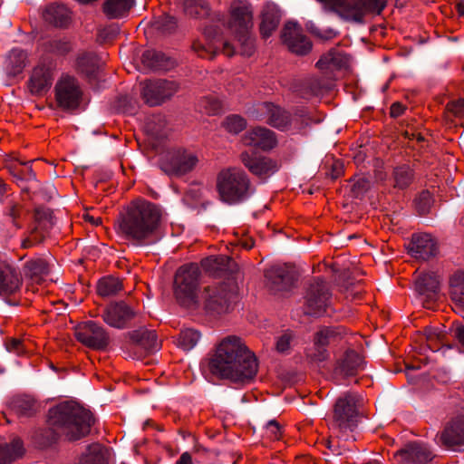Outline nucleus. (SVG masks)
<instances>
[{
    "label": "nucleus",
    "mask_w": 464,
    "mask_h": 464,
    "mask_svg": "<svg viewBox=\"0 0 464 464\" xmlns=\"http://www.w3.org/2000/svg\"><path fill=\"white\" fill-rule=\"evenodd\" d=\"M343 64L344 61L343 55L333 49L317 61L316 67L320 70H324L327 69L330 65L335 68H342Z\"/></svg>",
    "instance_id": "nucleus-50"
},
{
    "label": "nucleus",
    "mask_w": 464,
    "mask_h": 464,
    "mask_svg": "<svg viewBox=\"0 0 464 464\" xmlns=\"http://www.w3.org/2000/svg\"><path fill=\"white\" fill-rule=\"evenodd\" d=\"M433 457L431 450L425 444L419 442L407 444L394 455L400 464H429Z\"/></svg>",
    "instance_id": "nucleus-22"
},
{
    "label": "nucleus",
    "mask_w": 464,
    "mask_h": 464,
    "mask_svg": "<svg viewBox=\"0 0 464 464\" xmlns=\"http://www.w3.org/2000/svg\"><path fill=\"white\" fill-rule=\"evenodd\" d=\"M266 435L272 440H279L283 435V427L276 420L267 422Z\"/></svg>",
    "instance_id": "nucleus-58"
},
{
    "label": "nucleus",
    "mask_w": 464,
    "mask_h": 464,
    "mask_svg": "<svg viewBox=\"0 0 464 464\" xmlns=\"http://www.w3.org/2000/svg\"><path fill=\"white\" fill-rule=\"evenodd\" d=\"M200 336V333L195 329H185L179 335L178 345L185 351H189L198 343Z\"/></svg>",
    "instance_id": "nucleus-49"
},
{
    "label": "nucleus",
    "mask_w": 464,
    "mask_h": 464,
    "mask_svg": "<svg viewBox=\"0 0 464 464\" xmlns=\"http://www.w3.org/2000/svg\"><path fill=\"white\" fill-rule=\"evenodd\" d=\"M370 188V180L366 178H359L352 186V193L353 197L359 198L362 196Z\"/></svg>",
    "instance_id": "nucleus-60"
},
{
    "label": "nucleus",
    "mask_w": 464,
    "mask_h": 464,
    "mask_svg": "<svg viewBox=\"0 0 464 464\" xmlns=\"http://www.w3.org/2000/svg\"><path fill=\"white\" fill-rule=\"evenodd\" d=\"M145 130L148 135L157 140H163L168 135L167 121L161 114L151 115L145 123Z\"/></svg>",
    "instance_id": "nucleus-44"
},
{
    "label": "nucleus",
    "mask_w": 464,
    "mask_h": 464,
    "mask_svg": "<svg viewBox=\"0 0 464 464\" xmlns=\"http://www.w3.org/2000/svg\"><path fill=\"white\" fill-rule=\"evenodd\" d=\"M122 288V282L119 278L109 276L98 281L96 291L100 296L109 297L117 295Z\"/></svg>",
    "instance_id": "nucleus-45"
},
{
    "label": "nucleus",
    "mask_w": 464,
    "mask_h": 464,
    "mask_svg": "<svg viewBox=\"0 0 464 464\" xmlns=\"http://www.w3.org/2000/svg\"><path fill=\"white\" fill-rule=\"evenodd\" d=\"M5 347H6L7 351L13 352V353H15L18 354L23 352V343L21 340L16 339V338L8 339L5 342Z\"/></svg>",
    "instance_id": "nucleus-62"
},
{
    "label": "nucleus",
    "mask_w": 464,
    "mask_h": 464,
    "mask_svg": "<svg viewBox=\"0 0 464 464\" xmlns=\"http://www.w3.org/2000/svg\"><path fill=\"white\" fill-rule=\"evenodd\" d=\"M111 459V450L103 444L95 442L86 447L79 458L78 464H110Z\"/></svg>",
    "instance_id": "nucleus-30"
},
{
    "label": "nucleus",
    "mask_w": 464,
    "mask_h": 464,
    "mask_svg": "<svg viewBox=\"0 0 464 464\" xmlns=\"http://www.w3.org/2000/svg\"><path fill=\"white\" fill-rule=\"evenodd\" d=\"M334 87V79L326 76L313 77L306 80L301 90V95L304 99L323 96Z\"/></svg>",
    "instance_id": "nucleus-31"
},
{
    "label": "nucleus",
    "mask_w": 464,
    "mask_h": 464,
    "mask_svg": "<svg viewBox=\"0 0 464 464\" xmlns=\"http://www.w3.org/2000/svg\"><path fill=\"white\" fill-rule=\"evenodd\" d=\"M82 92L78 81L69 75L63 76L55 85V101L63 111H72L80 106Z\"/></svg>",
    "instance_id": "nucleus-15"
},
{
    "label": "nucleus",
    "mask_w": 464,
    "mask_h": 464,
    "mask_svg": "<svg viewBox=\"0 0 464 464\" xmlns=\"http://www.w3.org/2000/svg\"><path fill=\"white\" fill-rule=\"evenodd\" d=\"M162 220L160 206L144 198L132 200L121 214L119 233L136 246L154 244Z\"/></svg>",
    "instance_id": "nucleus-3"
},
{
    "label": "nucleus",
    "mask_w": 464,
    "mask_h": 464,
    "mask_svg": "<svg viewBox=\"0 0 464 464\" xmlns=\"http://www.w3.org/2000/svg\"><path fill=\"white\" fill-rule=\"evenodd\" d=\"M33 161L20 163L19 166H14L12 169V175L15 179L18 185L21 187L23 192L29 193L33 186L24 185V182L36 183V176L32 169Z\"/></svg>",
    "instance_id": "nucleus-38"
},
{
    "label": "nucleus",
    "mask_w": 464,
    "mask_h": 464,
    "mask_svg": "<svg viewBox=\"0 0 464 464\" xmlns=\"http://www.w3.org/2000/svg\"><path fill=\"white\" fill-rule=\"evenodd\" d=\"M139 312L125 301L111 302L103 309L102 320L111 327L116 329L130 328L137 318Z\"/></svg>",
    "instance_id": "nucleus-12"
},
{
    "label": "nucleus",
    "mask_w": 464,
    "mask_h": 464,
    "mask_svg": "<svg viewBox=\"0 0 464 464\" xmlns=\"http://www.w3.org/2000/svg\"><path fill=\"white\" fill-rule=\"evenodd\" d=\"M440 440L447 449L461 451L464 448V416L451 420L440 434Z\"/></svg>",
    "instance_id": "nucleus-23"
},
{
    "label": "nucleus",
    "mask_w": 464,
    "mask_h": 464,
    "mask_svg": "<svg viewBox=\"0 0 464 464\" xmlns=\"http://www.w3.org/2000/svg\"><path fill=\"white\" fill-rule=\"evenodd\" d=\"M225 130L230 133L237 134L246 127V120L237 114L227 116L222 123Z\"/></svg>",
    "instance_id": "nucleus-53"
},
{
    "label": "nucleus",
    "mask_w": 464,
    "mask_h": 464,
    "mask_svg": "<svg viewBox=\"0 0 464 464\" xmlns=\"http://www.w3.org/2000/svg\"><path fill=\"white\" fill-rule=\"evenodd\" d=\"M184 12L194 18H201L208 14L209 9L203 0H185Z\"/></svg>",
    "instance_id": "nucleus-47"
},
{
    "label": "nucleus",
    "mask_w": 464,
    "mask_h": 464,
    "mask_svg": "<svg viewBox=\"0 0 464 464\" xmlns=\"http://www.w3.org/2000/svg\"><path fill=\"white\" fill-rule=\"evenodd\" d=\"M115 106L119 111L129 115H134L139 108L137 101L127 94L119 96Z\"/></svg>",
    "instance_id": "nucleus-52"
},
{
    "label": "nucleus",
    "mask_w": 464,
    "mask_h": 464,
    "mask_svg": "<svg viewBox=\"0 0 464 464\" xmlns=\"http://www.w3.org/2000/svg\"><path fill=\"white\" fill-rule=\"evenodd\" d=\"M283 43L289 51L297 55H305L312 50V42L303 34L302 27L295 22H287L281 33Z\"/></svg>",
    "instance_id": "nucleus-19"
},
{
    "label": "nucleus",
    "mask_w": 464,
    "mask_h": 464,
    "mask_svg": "<svg viewBox=\"0 0 464 464\" xmlns=\"http://www.w3.org/2000/svg\"><path fill=\"white\" fill-rule=\"evenodd\" d=\"M178 91V84L168 80H149L142 83L141 97L150 107L160 106Z\"/></svg>",
    "instance_id": "nucleus-14"
},
{
    "label": "nucleus",
    "mask_w": 464,
    "mask_h": 464,
    "mask_svg": "<svg viewBox=\"0 0 464 464\" xmlns=\"http://www.w3.org/2000/svg\"><path fill=\"white\" fill-rule=\"evenodd\" d=\"M24 443L15 438L10 443L0 444V464H10L24 455Z\"/></svg>",
    "instance_id": "nucleus-43"
},
{
    "label": "nucleus",
    "mask_w": 464,
    "mask_h": 464,
    "mask_svg": "<svg viewBox=\"0 0 464 464\" xmlns=\"http://www.w3.org/2000/svg\"><path fill=\"white\" fill-rule=\"evenodd\" d=\"M12 411L19 417H32L38 411L37 401L28 395H19L10 402Z\"/></svg>",
    "instance_id": "nucleus-37"
},
{
    "label": "nucleus",
    "mask_w": 464,
    "mask_h": 464,
    "mask_svg": "<svg viewBox=\"0 0 464 464\" xmlns=\"http://www.w3.org/2000/svg\"><path fill=\"white\" fill-rule=\"evenodd\" d=\"M201 298L207 314L218 316L227 314L237 302V287L230 282L208 285L205 287Z\"/></svg>",
    "instance_id": "nucleus-7"
},
{
    "label": "nucleus",
    "mask_w": 464,
    "mask_h": 464,
    "mask_svg": "<svg viewBox=\"0 0 464 464\" xmlns=\"http://www.w3.org/2000/svg\"><path fill=\"white\" fill-rule=\"evenodd\" d=\"M178 23L174 16L162 14L152 22V26L162 34H172L177 28Z\"/></svg>",
    "instance_id": "nucleus-51"
},
{
    "label": "nucleus",
    "mask_w": 464,
    "mask_h": 464,
    "mask_svg": "<svg viewBox=\"0 0 464 464\" xmlns=\"http://www.w3.org/2000/svg\"><path fill=\"white\" fill-rule=\"evenodd\" d=\"M231 265H235L234 260L224 255L211 256L201 260V266L213 274L232 271Z\"/></svg>",
    "instance_id": "nucleus-42"
},
{
    "label": "nucleus",
    "mask_w": 464,
    "mask_h": 464,
    "mask_svg": "<svg viewBox=\"0 0 464 464\" xmlns=\"http://www.w3.org/2000/svg\"><path fill=\"white\" fill-rule=\"evenodd\" d=\"M432 204V194L429 190L421 191L415 199V207L420 216L427 215Z\"/></svg>",
    "instance_id": "nucleus-54"
},
{
    "label": "nucleus",
    "mask_w": 464,
    "mask_h": 464,
    "mask_svg": "<svg viewBox=\"0 0 464 464\" xmlns=\"http://www.w3.org/2000/svg\"><path fill=\"white\" fill-rule=\"evenodd\" d=\"M415 288L421 296L425 308L430 309L439 298L440 280L435 273H422L415 282Z\"/></svg>",
    "instance_id": "nucleus-21"
},
{
    "label": "nucleus",
    "mask_w": 464,
    "mask_h": 464,
    "mask_svg": "<svg viewBox=\"0 0 464 464\" xmlns=\"http://www.w3.org/2000/svg\"><path fill=\"white\" fill-rule=\"evenodd\" d=\"M74 335L78 342L95 351H104L110 344L109 333L94 321L80 323L75 327Z\"/></svg>",
    "instance_id": "nucleus-11"
},
{
    "label": "nucleus",
    "mask_w": 464,
    "mask_h": 464,
    "mask_svg": "<svg viewBox=\"0 0 464 464\" xmlns=\"http://www.w3.org/2000/svg\"><path fill=\"white\" fill-rule=\"evenodd\" d=\"M450 296L455 307L464 311V272L457 271L450 276Z\"/></svg>",
    "instance_id": "nucleus-39"
},
{
    "label": "nucleus",
    "mask_w": 464,
    "mask_h": 464,
    "mask_svg": "<svg viewBox=\"0 0 464 464\" xmlns=\"http://www.w3.org/2000/svg\"><path fill=\"white\" fill-rule=\"evenodd\" d=\"M363 357L356 351L348 349L336 362L334 373L344 378L356 376L364 369Z\"/></svg>",
    "instance_id": "nucleus-27"
},
{
    "label": "nucleus",
    "mask_w": 464,
    "mask_h": 464,
    "mask_svg": "<svg viewBox=\"0 0 464 464\" xmlns=\"http://www.w3.org/2000/svg\"><path fill=\"white\" fill-rule=\"evenodd\" d=\"M50 271L51 267L49 262L42 256L30 258L23 266L24 277L37 285H41L45 280Z\"/></svg>",
    "instance_id": "nucleus-28"
},
{
    "label": "nucleus",
    "mask_w": 464,
    "mask_h": 464,
    "mask_svg": "<svg viewBox=\"0 0 464 464\" xmlns=\"http://www.w3.org/2000/svg\"><path fill=\"white\" fill-rule=\"evenodd\" d=\"M446 110L455 117H464V99L450 102L446 106Z\"/></svg>",
    "instance_id": "nucleus-61"
},
{
    "label": "nucleus",
    "mask_w": 464,
    "mask_h": 464,
    "mask_svg": "<svg viewBox=\"0 0 464 464\" xmlns=\"http://www.w3.org/2000/svg\"><path fill=\"white\" fill-rule=\"evenodd\" d=\"M44 18L56 27H67L71 22V12L64 5L51 4L46 6Z\"/></svg>",
    "instance_id": "nucleus-34"
},
{
    "label": "nucleus",
    "mask_w": 464,
    "mask_h": 464,
    "mask_svg": "<svg viewBox=\"0 0 464 464\" xmlns=\"http://www.w3.org/2000/svg\"><path fill=\"white\" fill-rule=\"evenodd\" d=\"M135 5V0H104L102 11L110 19H122L126 17Z\"/></svg>",
    "instance_id": "nucleus-33"
},
{
    "label": "nucleus",
    "mask_w": 464,
    "mask_h": 464,
    "mask_svg": "<svg viewBox=\"0 0 464 464\" xmlns=\"http://www.w3.org/2000/svg\"><path fill=\"white\" fill-rule=\"evenodd\" d=\"M22 283L21 275L15 268L8 265H0V295L5 297L8 304H20L21 300L15 295L20 291Z\"/></svg>",
    "instance_id": "nucleus-18"
},
{
    "label": "nucleus",
    "mask_w": 464,
    "mask_h": 464,
    "mask_svg": "<svg viewBox=\"0 0 464 464\" xmlns=\"http://www.w3.org/2000/svg\"><path fill=\"white\" fill-rule=\"evenodd\" d=\"M438 251V244L431 235L426 233L412 235L409 253L414 258L426 261L434 257Z\"/></svg>",
    "instance_id": "nucleus-24"
},
{
    "label": "nucleus",
    "mask_w": 464,
    "mask_h": 464,
    "mask_svg": "<svg viewBox=\"0 0 464 464\" xmlns=\"http://www.w3.org/2000/svg\"><path fill=\"white\" fill-rule=\"evenodd\" d=\"M141 62L151 70H168L172 64L169 57L165 53L156 50H147L142 53Z\"/></svg>",
    "instance_id": "nucleus-41"
},
{
    "label": "nucleus",
    "mask_w": 464,
    "mask_h": 464,
    "mask_svg": "<svg viewBox=\"0 0 464 464\" xmlns=\"http://www.w3.org/2000/svg\"><path fill=\"white\" fill-rule=\"evenodd\" d=\"M332 293L328 284L317 277L310 282L304 295V313L308 315H322L330 305Z\"/></svg>",
    "instance_id": "nucleus-10"
},
{
    "label": "nucleus",
    "mask_w": 464,
    "mask_h": 464,
    "mask_svg": "<svg viewBox=\"0 0 464 464\" xmlns=\"http://www.w3.org/2000/svg\"><path fill=\"white\" fill-rule=\"evenodd\" d=\"M229 26L235 29L237 34L248 32V28L252 26L250 7L241 2L233 3L230 9Z\"/></svg>",
    "instance_id": "nucleus-29"
},
{
    "label": "nucleus",
    "mask_w": 464,
    "mask_h": 464,
    "mask_svg": "<svg viewBox=\"0 0 464 464\" xmlns=\"http://www.w3.org/2000/svg\"><path fill=\"white\" fill-rule=\"evenodd\" d=\"M281 12L274 5H267L262 13V21L259 26L263 38L270 37L279 25Z\"/></svg>",
    "instance_id": "nucleus-35"
},
{
    "label": "nucleus",
    "mask_w": 464,
    "mask_h": 464,
    "mask_svg": "<svg viewBox=\"0 0 464 464\" xmlns=\"http://www.w3.org/2000/svg\"><path fill=\"white\" fill-rule=\"evenodd\" d=\"M53 81L52 68L44 64L34 68L27 82L29 92L35 96H44L50 90Z\"/></svg>",
    "instance_id": "nucleus-26"
},
{
    "label": "nucleus",
    "mask_w": 464,
    "mask_h": 464,
    "mask_svg": "<svg viewBox=\"0 0 464 464\" xmlns=\"http://www.w3.org/2000/svg\"><path fill=\"white\" fill-rule=\"evenodd\" d=\"M47 49L53 54L65 55L72 50V45L65 39H53L48 42Z\"/></svg>",
    "instance_id": "nucleus-55"
},
{
    "label": "nucleus",
    "mask_w": 464,
    "mask_h": 464,
    "mask_svg": "<svg viewBox=\"0 0 464 464\" xmlns=\"http://www.w3.org/2000/svg\"><path fill=\"white\" fill-rule=\"evenodd\" d=\"M217 190L223 202L237 205L247 200L253 195L255 188L243 169L228 168L218 173Z\"/></svg>",
    "instance_id": "nucleus-4"
},
{
    "label": "nucleus",
    "mask_w": 464,
    "mask_h": 464,
    "mask_svg": "<svg viewBox=\"0 0 464 464\" xmlns=\"http://www.w3.org/2000/svg\"><path fill=\"white\" fill-rule=\"evenodd\" d=\"M130 341L127 347L130 350H135V358H141L142 356L158 351L160 348V343L158 341L157 333L153 330L139 329L131 331L128 334Z\"/></svg>",
    "instance_id": "nucleus-20"
},
{
    "label": "nucleus",
    "mask_w": 464,
    "mask_h": 464,
    "mask_svg": "<svg viewBox=\"0 0 464 464\" xmlns=\"http://www.w3.org/2000/svg\"><path fill=\"white\" fill-rule=\"evenodd\" d=\"M201 272L195 263L181 266L175 273L173 282L174 296L183 307L195 308L198 305V288Z\"/></svg>",
    "instance_id": "nucleus-6"
},
{
    "label": "nucleus",
    "mask_w": 464,
    "mask_h": 464,
    "mask_svg": "<svg viewBox=\"0 0 464 464\" xmlns=\"http://www.w3.org/2000/svg\"><path fill=\"white\" fill-rule=\"evenodd\" d=\"M266 285L273 294L289 292L297 280L293 266L287 265L273 266L265 271Z\"/></svg>",
    "instance_id": "nucleus-16"
},
{
    "label": "nucleus",
    "mask_w": 464,
    "mask_h": 464,
    "mask_svg": "<svg viewBox=\"0 0 464 464\" xmlns=\"http://www.w3.org/2000/svg\"><path fill=\"white\" fill-rule=\"evenodd\" d=\"M206 113L209 115H216L221 111V102L216 98L205 97L201 101Z\"/></svg>",
    "instance_id": "nucleus-59"
},
{
    "label": "nucleus",
    "mask_w": 464,
    "mask_h": 464,
    "mask_svg": "<svg viewBox=\"0 0 464 464\" xmlns=\"http://www.w3.org/2000/svg\"><path fill=\"white\" fill-rule=\"evenodd\" d=\"M253 119L265 121L273 128L285 131L292 127L300 129L304 125L305 111L295 110L294 113L272 102L257 103L250 111Z\"/></svg>",
    "instance_id": "nucleus-5"
},
{
    "label": "nucleus",
    "mask_w": 464,
    "mask_h": 464,
    "mask_svg": "<svg viewBox=\"0 0 464 464\" xmlns=\"http://www.w3.org/2000/svg\"><path fill=\"white\" fill-rule=\"evenodd\" d=\"M343 174V165L340 161H335L331 165L330 171L327 172V175L331 177L332 179H337Z\"/></svg>",
    "instance_id": "nucleus-63"
},
{
    "label": "nucleus",
    "mask_w": 464,
    "mask_h": 464,
    "mask_svg": "<svg viewBox=\"0 0 464 464\" xmlns=\"http://www.w3.org/2000/svg\"><path fill=\"white\" fill-rule=\"evenodd\" d=\"M35 227L30 230L22 241L23 248H30L43 243L46 237L47 230L53 226L52 220H36Z\"/></svg>",
    "instance_id": "nucleus-40"
},
{
    "label": "nucleus",
    "mask_w": 464,
    "mask_h": 464,
    "mask_svg": "<svg viewBox=\"0 0 464 464\" xmlns=\"http://www.w3.org/2000/svg\"><path fill=\"white\" fill-rule=\"evenodd\" d=\"M243 142L246 146L268 151L276 147L277 139L273 130L265 127H256L245 133Z\"/></svg>",
    "instance_id": "nucleus-25"
},
{
    "label": "nucleus",
    "mask_w": 464,
    "mask_h": 464,
    "mask_svg": "<svg viewBox=\"0 0 464 464\" xmlns=\"http://www.w3.org/2000/svg\"><path fill=\"white\" fill-rule=\"evenodd\" d=\"M49 427L34 432L33 441L39 449H46L56 443L61 430L70 441L87 436L94 424L91 411L72 401H63L48 411Z\"/></svg>",
    "instance_id": "nucleus-2"
},
{
    "label": "nucleus",
    "mask_w": 464,
    "mask_h": 464,
    "mask_svg": "<svg viewBox=\"0 0 464 464\" xmlns=\"http://www.w3.org/2000/svg\"><path fill=\"white\" fill-rule=\"evenodd\" d=\"M198 163V155L184 148L166 150L160 159V169L170 177H181L191 172Z\"/></svg>",
    "instance_id": "nucleus-9"
},
{
    "label": "nucleus",
    "mask_w": 464,
    "mask_h": 464,
    "mask_svg": "<svg viewBox=\"0 0 464 464\" xmlns=\"http://www.w3.org/2000/svg\"><path fill=\"white\" fill-rule=\"evenodd\" d=\"M22 206L16 203H12L7 208V215L12 218L14 223L21 216Z\"/></svg>",
    "instance_id": "nucleus-64"
},
{
    "label": "nucleus",
    "mask_w": 464,
    "mask_h": 464,
    "mask_svg": "<svg viewBox=\"0 0 464 464\" xmlns=\"http://www.w3.org/2000/svg\"><path fill=\"white\" fill-rule=\"evenodd\" d=\"M295 341V334L292 330H285L276 339V350L281 354H289L292 351L293 343Z\"/></svg>",
    "instance_id": "nucleus-48"
},
{
    "label": "nucleus",
    "mask_w": 464,
    "mask_h": 464,
    "mask_svg": "<svg viewBox=\"0 0 464 464\" xmlns=\"http://www.w3.org/2000/svg\"><path fill=\"white\" fill-rule=\"evenodd\" d=\"M209 373L220 380L245 386L252 382L258 371L257 359L241 338L229 335L221 340L208 362Z\"/></svg>",
    "instance_id": "nucleus-1"
},
{
    "label": "nucleus",
    "mask_w": 464,
    "mask_h": 464,
    "mask_svg": "<svg viewBox=\"0 0 464 464\" xmlns=\"http://www.w3.org/2000/svg\"><path fill=\"white\" fill-rule=\"evenodd\" d=\"M360 396L356 393H345L340 396L334 404L331 430L333 432L346 434L357 426Z\"/></svg>",
    "instance_id": "nucleus-8"
},
{
    "label": "nucleus",
    "mask_w": 464,
    "mask_h": 464,
    "mask_svg": "<svg viewBox=\"0 0 464 464\" xmlns=\"http://www.w3.org/2000/svg\"><path fill=\"white\" fill-rule=\"evenodd\" d=\"M240 160L249 172L262 181H266L281 168L278 160L268 156L257 155L254 152L244 151Z\"/></svg>",
    "instance_id": "nucleus-13"
},
{
    "label": "nucleus",
    "mask_w": 464,
    "mask_h": 464,
    "mask_svg": "<svg viewBox=\"0 0 464 464\" xmlns=\"http://www.w3.org/2000/svg\"><path fill=\"white\" fill-rule=\"evenodd\" d=\"M77 72L85 76L89 82L99 78L100 60L97 55L84 53L78 56L76 61Z\"/></svg>",
    "instance_id": "nucleus-32"
},
{
    "label": "nucleus",
    "mask_w": 464,
    "mask_h": 464,
    "mask_svg": "<svg viewBox=\"0 0 464 464\" xmlns=\"http://www.w3.org/2000/svg\"><path fill=\"white\" fill-rule=\"evenodd\" d=\"M27 54L19 48H14L10 51L7 60L6 67L9 72L13 75L20 73L26 65Z\"/></svg>",
    "instance_id": "nucleus-46"
},
{
    "label": "nucleus",
    "mask_w": 464,
    "mask_h": 464,
    "mask_svg": "<svg viewBox=\"0 0 464 464\" xmlns=\"http://www.w3.org/2000/svg\"><path fill=\"white\" fill-rule=\"evenodd\" d=\"M415 179V171L409 164H401L393 168L392 173V187L396 189L408 188Z\"/></svg>",
    "instance_id": "nucleus-36"
},
{
    "label": "nucleus",
    "mask_w": 464,
    "mask_h": 464,
    "mask_svg": "<svg viewBox=\"0 0 464 464\" xmlns=\"http://www.w3.org/2000/svg\"><path fill=\"white\" fill-rule=\"evenodd\" d=\"M348 334V329L343 325L324 326L314 336V345L316 350L312 355L313 360L322 362L327 359L326 347L331 343L340 341Z\"/></svg>",
    "instance_id": "nucleus-17"
},
{
    "label": "nucleus",
    "mask_w": 464,
    "mask_h": 464,
    "mask_svg": "<svg viewBox=\"0 0 464 464\" xmlns=\"http://www.w3.org/2000/svg\"><path fill=\"white\" fill-rule=\"evenodd\" d=\"M238 37L241 42V54L247 57L251 56L255 52L254 40L248 35V32L238 33Z\"/></svg>",
    "instance_id": "nucleus-57"
},
{
    "label": "nucleus",
    "mask_w": 464,
    "mask_h": 464,
    "mask_svg": "<svg viewBox=\"0 0 464 464\" xmlns=\"http://www.w3.org/2000/svg\"><path fill=\"white\" fill-rule=\"evenodd\" d=\"M193 50L202 58L212 59L218 50V45L211 43L208 44V46L201 44L199 41H196L192 44Z\"/></svg>",
    "instance_id": "nucleus-56"
}]
</instances>
